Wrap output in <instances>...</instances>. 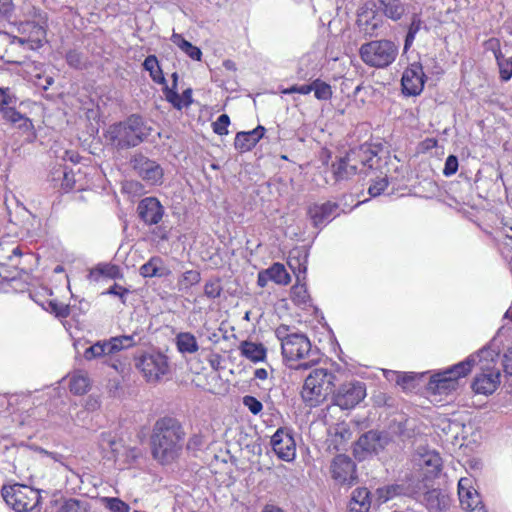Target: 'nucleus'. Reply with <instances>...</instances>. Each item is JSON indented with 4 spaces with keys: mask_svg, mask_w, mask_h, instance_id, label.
<instances>
[{
    "mask_svg": "<svg viewBox=\"0 0 512 512\" xmlns=\"http://www.w3.org/2000/svg\"><path fill=\"white\" fill-rule=\"evenodd\" d=\"M254 376L259 380H266L268 378V371L264 368H258L254 372Z\"/></svg>",
    "mask_w": 512,
    "mask_h": 512,
    "instance_id": "64",
    "label": "nucleus"
},
{
    "mask_svg": "<svg viewBox=\"0 0 512 512\" xmlns=\"http://www.w3.org/2000/svg\"><path fill=\"white\" fill-rule=\"evenodd\" d=\"M171 41L177 47H179L185 54H187L193 60H201L202 52L201 50L192 45L189 41L185 40L181 34L173 33L171 36Z\"/></svg>",
    "mask_w": 512,
    "mask_h": 512,
    "instance_id": "34",
    "label": "nucleus"
},
{
    "mask_svg": "<svg viewBox=\"0 0 512 512\" xmlns=\"http://www.w3.org/2000/svg\"><path fill=\"white\" fill-rule=\"evenodd\" d=\"M476 362L475 356H468L464 361L431 376L427 390L432 395H449L459 387L461 378L467 376Z\"/></svg>",
    "mask_w": 512,
    "mask_h": 512,
    "instance_id": "6",
    "label": "nucleus"
},
{
    "mask_svg": "<svg viewBox=\"0 0 512 512\" xmlns=\"http://www.w3.org/2000/svg\"><path fill=\"white\" fill-rule=\"evenodd\" d=\"M275 336L281 343L282 355L286 361L306 358L311 352V342L303 333L295 332L287 325L275 329Z\"/></svg>",
    "mask_w": 512,
    "mask_h": 512,
    "instance_id": "7",
    "label": "nucleus"
},
{
    "mask_svg": "<svg viewBox=\"0 0 512 512\" xmlns=\"http://www.w3.org/2000/svg\"><path fill=\"white\" fill-rule=\"evenodd\" d=\"M23 71L30 82L43 90H47L54 83L53 76L46 74L42 63L35 61L25 62Z\"/></svg>",
    "mask_w": 512,
    "mask_h": 512,
    "instance_id": "20",
    "label": "nucleus"
},
{
    "mask_svg": "<svg viewBox=\"0 0 512 512\" xmlns=\"http://www.w3.org/2000/svg\"><path fill=\"white\" fill-rule=\"evenodd\" d=\"M338 205L332 202L313 204L308 209V214L314 224L318 227L331 221L337 214Z\"/></svg>",
    "mask_w": 512,
    "mask_h": 512,
    "instance_id": "22",
    "label": "nucleus"
},
{
    "mask_svg": "<svg viewBox=\"0 0 512 512\" xmlns=\"http://www.w3.org/2000/svg\"><path fill=\"white\" fill-rule=\"evenodd\" d=\"M239 351L243 357L254 363L264 361L266 358V348L261 343L242 341Z\"/></svg>",
    "mask_w": 512,
    "mask_h": 512,
    "instance_id": "26",
    "label": "nucleus"
},
{
    "mask_svg": "<svg viewBox=\"0 0 512 512\" xmlns=\"http://www.w3.org/2000/svg\"><path fill=\"white\" fill-rule=\"evenodd\" d=\"M173 78V85L172 87L165 86L164 88V94L166 100L171 103L176 109H182L183 103L181 102L180 94L177 93L176 87H177V79L178 75L177 73L172 74Z\"/></svg>",
    "mask_w": 512,
    "mask_h": 512,
    "instance_id": "46",
    "label": "nucleus"
},
{
    "mask_svg": "<svg viewBox=\"0 0 512 512\" xmlns=\"http://www.w3.org/2000/svg\"><path fill=\"white\" fill-rule=\"evenodd\" d=\"M141 456V452L138 448H130L126 450L127 459L136 460Z\"/></svg>",
    "mask_w": 512,
    "mask_h": 512,
    "instance_id": "63",
    "label": "nucleus"
},
{
    "mask_svg": "<svg viewBox=\"0 0 512 512\" xmlns=\"http://www.w3.org/2000/svg\"><path fill=\"white\" fill-rule=\"evenodd\" d=\"M425 74L421 63L410 64L403 72L401 85L402 91L407 96H417L424 88Z\"/></svg>",
    "mask_w": 512,
    "mask_h": 512,
    "instance_id": "16",
    "label": "nucleus"
},
{
    "mask_svg": "<svg viewBox=\"0 0 512 512\" xmlns=\"http://www.w3.org/2000/svg\"><path fill=\"white\" fill-rule=\"evenodd\" d=\"M162 260L159 257H152L140 267V274L143 277H161L164 275L161 268Z\"/></svg>",
    "mask_w": 512,
    "mask_h": 512,
    "instance_id": "42",
    "label": "nucleus"
},
{
    "mask_svg": "<svg viewBox=\"0 0 512 512\" xmlns=\"http://www.w3.org/2000/svg\"><path fill=\"white\" fill-rule=\"evenodd\" d=\"M98 444L103 452H110L113 458L118 459L120 457L122 444L113 433L102 432L99 436Z\"/></svg>",
    "mask_w": 512,
    "mask_h": 512,
    "instance_id": "28",
    "label": "nucleus"
},
{
    "mask_svg": "<svg viewBox=\"0 0 512 512\" xmlns=\"http://www.w3.org/2000/svg\"><path fill=\"white\" fill-rule=\"evenodd\" d=\"M1 494L7 505L11 506L16 512L31 511L39 502L38 492L21 484L4 486Z\"/></svg>",
    "mask_w": 512,
    "mask_h": 512,
    "instance_id": "10",
    "label": "nucleus"
},
{
    "mask_svg": "<svg viewBox=\"0 0 512 512\" xmlns=\"http://www.w3.org/2000/svg\"><path fill=\"white\" fill-rule=\"evenodd\" d=\"M144 69L149 71L151 78L153 81L164 84L165 78L163 76L162 70L159 66L158 60L156 56L149 55L143 63Z\"/></svg>",
    "mask_w": 512,
    "mask_h": 512,
    "instance_id": "41",
    "label": "nucleus"
},
{
    "mask_svg": "<svg viewBox=\"0 0 512 512\" xmlns=\"http://www.w3.org/2000/svg\"><path fill=\"white\" fill-rule=\"evenodd\" d=\"M201 279L200 273L197 270H189L182 274L178 280L180 289H188L189 287L199 283Z\"/></svg>",
    "mask_w": 512,
    "mask_h": 512,
    "instance_id": "48",
    "label": "nucleus"
},
{
    "mask_svg": "<svg viewBox=\"0 0 512 512\" xmlns=\"http://www.w3.org/2000/svg\"><path fill=\"white\" fill-rule=\"evenodd\" d=\"M119 274L120 271L116 265L99 264L90 271L89 278L94 281H98L101 277L114 279L117 278Z\"/></svg>",
    "mask_w": 512,
    "mask_h": 512,
    "instance_id": "36",
    "label": "nucleus"
},
{
    "mask_svg": "<svg viewBox=\"0 0 512 512\" xmlns=\"http://www.w3.org/2000/svg\"><path fill=\"white\" fill-rule=\"evenodd\" d=\"M243 404L249 409L254 415L260 413L263 409L262 403L253 396H244Z\"/></svg>",
    "mask_w": 512,
    "mask_h": 512,
    "instance_id": "52",
    "label": "nucleus"
},
{
    "mask_svg": "<svg viewBox=\"0 0 512 512\" xmlns=\"http://www.w3.org/2000/svg\"><path fill=\"white\" fill-rule=\"evenodd\" d=\"M99 502L110 512H130V506L118 497H100Z\"/></svg>",
    "mask_w": 512,
    "mask_h": 512,
    "instance_id": "43",
    "label": "nucleus"
},
{
    "mask_svg": "<svg viewBox=\"0 0 512 512\" xmlns=\"http://www.w3.org/2000/svg\"><path fill=\"white\" fill-rule=\"evenodd\" d=\"M136 345L134 335H121L111 337L109 340L97 341L84 351V358L88 361L103 358V363L117 372L124 370V363L117 354Z\"/></svg>",
    "mask_w": 512,
    "mask_h": 512,
    "instance_id": "3",
    "label": "nucleus"
},
{
    "mask_svg": "<svg viewBox=\"0 0 512 512\" xmlns=\"http://www.w3.org/2000/svg\"><path fill=\"white\" fill-rule=\"evenodd\" d=\"M222 286L219 279H211L204 285V294L210 299H215L221 295Z\"/></svg>",
    "mask_w": 512,
    "mask_h": 512,
    "instance_id": "50",
    "label": "nucleus"
},
{
    "mask_svg": "<svg viewBox=\"0 0 512 512\" xmlns=\"http://www.w3.org/2000/svg\"><path fill=\"white\" fill-rule=\"evenodd\" d=\"M335 437H339L342 441H347L351 438V431L345 424L337 425Z\"/></svg>",
    "mask_w": 512,
    "mask_h": 512,
    "instance_id": "58",
    "label": "nucleus"
},
{
    "mask_svg": "<svg viewBox=\"0 0 512 512\" xmlns=\"http://www.w3.org/2000/svg\"><path fill=\"white\" fill-rule=\"evenodd\" d=\"M202 444H203L202 437L199 435H194L193 437H191L189 439L188 448L196 449V448L200 447Z\"/></svg>",
    "mask_w": 512,
    "mask_h": 512,
    "instance_id": "62",
    "label": "nucleus"
},
{
    "mask_svg": "<svg viewBox=\"0 0 512 512\" xmlns=\"http://www.w3.org/2000/svg\"><path fill=\"white\" fill-rule=\"evenodd\" d=\"M471 356L476 357L474 365H478L481 370L472 383L473 391L483 395L494 393L500 385V371L495 367L498 353L489 347H484Z\"/></svg>",
    "mask_w": 512,
    "mask_h": 512,
    "instance_id": "4",
    "label": "nucleus"
},
{
    "mask_svg": "<svg viewBox=\"0 0 512 512\" xmlns=\"http://www.w3.org/2000/svg\"><path fill=\"white\" fill-rule=\"evenodd\" d=\"M291 294L293 301L297 304H306L309 300L307 288L301 282H297V284L292 287Z\"/></svg>",
    "mask_w": 512,
    "mask_h": 512,
    "instance_id": "49",
    "label": "nucleus"
},
{
    "mask_svg": "<svg viewBox=\"0 0 512 512\" xmlns=\"http://www.w3.org/2000/svg\"><path fill=\"white\" fill-rule=\"evenodd\" d=\"M359 54L366 65L382 69L395 61L398 55V46L390 40H373L362 44Z\"/></svg>",
    "mask_w": 512,
    "mask_h": 512,
    "instance_id": "8",
    "label": "nucleus"
},
{
    "mask_svg": "<svg viewBox=\"0 0 512 512\" xmlns=\"http://www.w3.org/2000/svg\"><path fill=\"white\" fill-rule=\"evenodd\" d=\"M271 446L278 458L283 461L291 462L296 457V443L288 430L279 428L271 437Z\"/></svg>",
    "mask_w": 512,
    "mask_h": 512,
    "instance_id": "17",
    "label": "nucleus"
},
{
    "mask_svg": "<svg viewBox=\"0 0 512 512\" xmlns=\"http://www.w3.org/2000/svg\"><path fill=\"white\" fill-rule=\"evenodd\" d=\"M66 61L68 65L75 69H83L87 66V58L81 52L76 50L69 51L66 54Z\"/></svg>",
    "mask_w": 512,
    "mask_h": 512,
    "instance_id": "47",
    "label": "nucleus"
},
{
    "mask_svg": "<svg viewBox=\"0 0 512 512\" xmlns=\"http://www.w3.org/2000/svg\"><path fill=\"white\" fill-rule=\"evenodd\" d=\"M51 175L52 180L59 183L63 190L69 191L75 187V175L72 170L59 166L51 172Z\"/></svg>",
    "mask_w": 512,
    "mask_h": 512,
    "instance_id": "31",
    "label": "nucleus"
},
{
    "mask_svg": "<svg viewBox=\"0 0 512 512\" xmlns=\"http://www.w3.org/2000/svg\"><path fill=\"white\" fill-rule=\"evenodd\" d=\"M181 102L183 103V107H188L192 103V90L186 89L180 95Z\"/></svg>",
    "mask_w": 512,
    "mask_h": 512,
    "instance_id": "61",
    "label": "nucleus"
},
{
    "mask_svg": "<svg viewBox=\"0 0 512 512\" xmlns=\"http://www.w3.org/2000/svg\"><path fill=\"white\" fill-rule=\"evenodd\" d=\"M266 274H268L271 281L277 284L287 285L290 282V276L283 264L274 263L271 267L266 269Z\"/></svg>",
    "mask_w": 512,
    "mask_h": 512,
    "instance_id": "40",
    "label": "nucleus"
},
{
    "mask_svg": "<svg viewBox=\"0 0 512 512\" xmlns=\"http://www.w3.org/2000/svg\"><path fill=\"white\" fill-rule=\"evenodd\" d=\"M357 24L365 34L372 36L380 26L381 18L373 8L364 6L358 12Z\"/></svg>",
    "mask_w": 512,
    "mask_h": 512,
    "instance_id": "23",
    "label": "nucleus"
},
{
    "mask_svg": "<svg viewBox=\"0 0 512 512\" xmlns=\"http://www.w3.org/2000/svg\"><path fill=\"white\" fill-rule=\"evenodd\" d=\"M151 130L140 116L131 115L123 122L110 125L105 138L117 148H130L143 142L150 135Z\"/></svg>",
    "mask_w": 512,
    "mask_h": 512,
    "instance_id": "2",
    "label": "nucleus"
},
{
    "mask_svg": "<svg viewBox=\"0 0 512 512\" xmlns=\"http://www.w3.org/2000/svg\"><path fill=\"white\" fill-rule=\"evenodd\" d=\"M388 186V180L383 177L375 181L368 189L371 196L376 197L380 195Z\"/></svg>",
    "mask_w": 512,
    "mask_h": 512,
    "instance_id": "56",
    "label": "nucleus"
},
{
    "mask_svg": "<svg viewBox=\"0 0 512 512\" xmlns=\"http://www.w3.org/2000/svg\"><path fill=\"white\" fill-rule=\"evenodd\" d=\"M458 170V159L454 155L447 157L443 169V174L447 177L454 175Z\"/></svg>",
    "mask_w": 512,
    "mask_h": 512,
    "instance_id": "53",
    "label": "nucleus"
},
{
    "mask_svg": "<svg viewBox=\"0 0 512 512\" xmlns=\"http://www.w3.org/2000/svg\"><path fill=\"white\" fill-rule=\"evenodd\" d=\"M136 367L148 382H158L169 372L167 356L156 351L141 355L136 362Z\"/></svg>",
    "mask_w": 512,
    "mask_h": 512,
    "instance_id": "11",
    "label": "nucleus"
},
{
    "mask_svg": "<svg viewBox=\"0 0 512 512\" xmlns=\"http://www.w3.org/2000/svg\"><path fill=\"white\" fill-rule=\"evenodd\" d=\"M332 478L339 484H352L356 479L355 463L346 455H337L331 464Z\"/></svg>",
    "mask_w": 512,
    "mask_h": 512,
    "instance_id": "19",
    "label": "nucleus"
},
{
    "mask_svg": "<svg viewBox=\"0 0 512 512\" xmlns=\"http://www.w3.org/2000/svg\"><path fill=\"white\" fill-rule=\"evenodd\" d=\"M265 128L261 125L251 131L238 132L235 137V148L242 151L251 150L264 136Z\"/></svg>",
    "mask_w": 512,
    "mask_h": 512,
    "instance_id": "24",
    "label": "nucleus"
},
{
    "mask_svg": "<svg viewBox=\"0 0 512 512\" xmlns=\"http://www.w3.org/2000/svg\"><path fill=\"white\" fill-rule=\"evenodd\" d=\"M177 350L181 354H195L199 351V344L191 332H180L175 337Z\"/></svg>",
    "mask_w": 512,
    "mask_h": 512,
    "instance_id": "27",
    "label": "nucleus"
},
{
    "mask_svg": "<svg viewBox=\"0 0 512 512\" xmlns=\"http://www.w3.org/2000/svg\"><path fill=\"white\" fill-rule=\"evenodd\" d=\"M296 252L298 253L297 256H294L293 253L290 254L288 259V265L295 274L297 282H302L306 279L307 255H301L300 251Z\"/></svg>",
    "mask_w": 512,
    "mask_h": 512,
    "instance_id": "32",
    "label": "nucleus"
},
{
    "mask_svg": "<svg viewBox=\"0 0 512 512\" xmlns=\"http://www.w3.org/2000/svg\"><path fill=\"white\" fill-rule=\"evenodd\" d=\"M336 376L326 368H315L305 378L301 398L306 405L317 407L322 404L335 386Z\"/></svg>",
    "mask_w": 512,
    "mask_h": 512,
    "instance_id": "5",
    "label": "nucleus"
},
{
    "mask_svg": "<svg viewBox=\"0 0 512 512\" xmlns=\"http://www.w3.org/2000/svg\"><path fill=\"white\" fill-rule=\"evenodd\" d=\"M70 391L76 395L85 394L90 388V379L84 371L78 370L71 374L69 380Z\"/></svg>",
    "mask_w": 512,
    "mask_h": 512,
    "instance_id": "29",
    "label": "nucleus"
},
{
    "mask_svg": "<svg viewBox=\"0 0 512 512\" xmlns=\"http://www.w3.org/2000/svg\"><path fill=\"white\" fill-rule=\"evenodd\" d=\"M382 448L379 435L374 431L363 434L354 447V454L359 460H363L367 455L377 453Z\"/></svg>",
    "mask_w": 512,
    "mask_h": 512,
    "instance_id": "21",
    "label": "nucleus"
},
{
    "mask_svg": "<svg viewBox=\"0 0 512 512\" xmlns=\"http://www.w3.org/2000/svg\"><path fill=\"white\" fill-rule=\"evenodd\" d=\"M373 156L374 154L368 148L351 150L344 158H341L336 164H333V172L336 179L343 180L355 175L358 171V159L363 167L368 166L371 168Z\"/></svg>",
    "mask_w": 512,
    "mask_h": 512,
    "instance_id": "12",
    "label": "nucleus"
},
{
    "mask_svg": "<svg viewBox=\"0 0 512 512\" xmlns=\"http://www.w3.org/2000/svg\"><path fill=\"white\" fill-rule=\"evenodd\" d=\"M280 92L282 94L299 93L302 95H307V94L311 93V83L304 84V85H293L289 88L281 89Z\"/></svg>",
    "mask_w": 512,
    "mask_h": 512,
    "instance_id": "57",
    "label": "nucleus"
},
{
    "mask_svg": "<svg viewBox=\"0 0 512 512\" xmlns=\"http://www.w3.org/2000/svg\"><path fill=\"white\" fill-rule=\"evenodd\" d=\"M230 124V118L227 114L220 115L217 120L212 124L213 131L218 135L228 134V126Z\"/></svg>",
    "mask_w": 512,
    "mask_h": 512,
    "instance_id": "51",
    "label": "nucleus"
},
{
    "mask_svg": "<svg viewBox=\"0 0 512 512\" xmlns=\"http://www.w3.org/2000/svg\"><path fill=\"white\" fill-rule=\"evenodd\" d=\"M13 11V3L11 0H0V18H7Z\"/></svg>",
    "mask_w": 512,
    "mask_h": 512,
    "instance_id": "59",
    "label": "nucleus"
},
{
    "mask_svg": "<svg viewBox=\"0 0 512 512\" xmlns=\"http://www.w3.org/2000/svg\"><path fill=\"white\" fill-rule=\"evenodd\" d=\"M33 17V20L19 22L17 30L22 36H14L12 43L28 44L31 49H38L43 46L46 41V15L35 11Z\"/></svg>",
    "mask_w": 512,
    "mask_h": 512,
    "instance_id": "9",
    "label": "nucleus"
},
{
    "mask_svg": "<svg viewBox=\"0 0 512 512\" xmlns=\"http://www.w3.org/2000/svg\"><path fill=\"white\" fill-rule=\"evenodd\" d=\"M495 57L499 67L500 78L502 81L507 82L512 77V56L505 57L501 51H496Z\"/></svg>",
    "mask_w": 512,
    "mask_h": 512,
    "instance_id": "44",
    "label": "nucleus"
},
{
    "mask_svg": "<svg viewBox=\"0 0 512 512\" xmlns=\"http://www.w3.org/2000/svg\"><path fill=\"white\" fill-rule=\"evenodd\" d=\"M16 102V98L10 88L0 87V110Z\"/></svg>",
    "mask_w": 512,
    "mask_h": 512,
    "instance_id": "54",
    "label": "nucleus"
},
{
    "mask_svg": "<svg viewBox=\"0 0 512 512\" xmlns=\"http://www.w3.org/2000/svg\"><path fill=\"white\" fill-rule=\"evenodd\" d=\"M58 512H93L92 505L88 500L68 499L60 507Z\"/></svg>",
    "mask_w": 512,
    "mask_h": 512,
    "instance_id": "38",
    "label": "nucleus"
},
{
    "mask_svg": "<svg viewBox=\"0 0 512 512\" xmlns=\"http://www.w3.org/2000/svg\"><path fill=\"white\" fill-rule=\"evenodd\" d=\"M103 294H109V295L117 296V297H119L121 302L123 304H125L126 303V296L129 294V290L124 288V287H122L121 285H118V284L115 283L106 292H103Z\"/></svg>",
    "mask_w": 512,
    "mask_h": 512,
    "instance_id": "55",
    "label": "nucleus"
},
{
    "mask_svg": "<svg viewBox=\"0 0 512 512\" xmlns=\"http://www.w3.org/2000/svg\"><path fill=\"white\" fill-rule=\"evenodd\" d=\"M366 397V385L361 381L341 384L333 393L334 405L343 410L354 408Z\"/></svg>",
    "mask_w": 512,
    "mask_h": 512,
    "instance_id": "13",
    "label": "nucleus"
},
{
    "mask_svg": "<svg viewBox=\"0 0 512 512\" xmlns=\"http://www.w3.org/2000/svg\"><path fill=\"white\" fill-rule=\"evenodd\" d=\"M421 465L426 468L429 474H437L442 466V459L439 453L429 451L422 455Z\"/></svg>",
    "mask_w": 512,
    "mask_h": 512,
    "instance_id": "37",
    "label": "nucleus"
},
{
    "mask_svg": "<svg viewBox=\"0 0 512 512\" xmlns=\"http://www.w3.org/2000/svg\"><path fill=\"white\" fill-rule=\"evenodd\" d=\"M380 4L384 14L394 21L399 20L405 12L400 0H380Z\"/></svg>",
    "mask_w": 512,
    "mask_h": 512,
    "instance_id": "35",
    "label": "nucleus"
},
{
    "mask_svg": "<svg viewBox=\"0 0 512 512\" xmlns=\"http://www.w3.org/2000/svg\"><path fill=\"white\" fill-rule=\"evenodd\" d=\"M421 24L422 22L420 18L417 15H414L409 26L408 32L416 35L421 28Z\"/></svg>",
    "mask_w": 512,
    "mask_h": 512,
    "instance_id": "60",
    "label": "nucleus"
},
{
    "mask_svg": "<svg viewBox=\"0 0 512 512\" xmlns=\"http://www.w3.org/2000/svg\"><path fill=\"white\" fill-rule=\"evenodd\" d=\"M23 252L19 246H4L0 244V262L4 265L17 267Z\"/></svg>",
    "mask_w": 512,
    "mask_h": 512,
    "instance_id": "33",
    "label": "nucleus"
},
{
    "mask_svg": "<svg viewBox=\"0 0 512 512\" xmlns=\"http://www.w3.org/2000/svg\"><path fill=\"white\" fill-rule=\"evenodd\" d=\"M140 220L146 225H157L161 222L165 209L156 197H146L137 205Z\"/></svg>",
    "mask_w": 512,
    "mask_h": 512,
    "instance_id": "18",
    "label": "nucleus"
},
{
    "mask_svg": "<svg viewBox=\"0 0 512 512\" xmlns=\"http://www.w3.org/2000/svg\"><path fill=\"white\" fill-rule=\"evenodd\" d=\"M184 433L173 418L159 419L151 437L152 455L161 463L172 462L182 449Z\"/></svg>",
    "mask_w": 512,
    "mask_h": 512,
    "instance_id": "1",
    "label": "nucleus"
},
{
    "mask_svg": "<svg viewBox=\"0 0 512 512\" xmlns=\"http://www.w3.org/2000/svg\"><path fill=\"white\" fill-rule=\"evenodd\" d=\"M403 493L404 487L398 484L380 487L376 490L377 501L379 502V504H383Z\"/></svg>",
    "mask_w": 512,
    "mask_h": 512,
    "instance_id": "39",
    "label": "nucleus"
},
{
    "mask_svg": "<svg viewBox=\"0 0 512 512\" xmlns=\"http://www.w3.org/2000/svg\"><path fill=\"white\" fill-rule=\"evenodd\" d=\"M371 503L370 491L366 487H358L351 493L348 512H369Z\"/></svg>",
    "mask_w": 512,
    "mask_h": 512,
    "instance_id": "25",
    "label": "nucleus"
},
{
    "mask_svg": "<svg viewBox=\"0 0 512 512\" xmlns=\"http://www.w3.org/2000/svg\"><path fill=\"white\" fill-rule=\"evenodd\" d=\"M131 165L137 175L150 185H161L163 183L164 171L156 161L138 154L131 159Z\"/></svg>",
    "mask_w": 512,
    "mask_h": 512,
    "instance_id": "14",
    "label": "nucleus"
},
{
    "mask_svg": "<svg viewBox=\"0 0 512 512\" xmlns=\"http://www.w3.org/2000/svg\"><path fill=\"white\" fill-rule=\"evenodd\" d=\"M312 91L318 100L324 101L329 100L333 94L331 86L321 79H316L311 83V92Z\"/></svg>",
    "mask_w": 512,
    "mask_h": 512,
    "instance_id": "45",
    "label": "nucleus"
},
{
    "mask_svg": "<svg viewBox=\"0 0 512 512\" xmlns=\"http://www.w3.org/2000/svg\"><path fill=\"white\" fill-rule=\"evenodd\" d=\"M458 496L461 507L467 512H487L482 504L479 493L473 487L471 478L463 477L459 480Z\"/></svg>",
    "mask_w": 512,
    "mask_h": 512,
    "instance_id": "15",
    "label": "nucleus"
},
{
    "mask_svg": "<svg viewBox=\"0 0 512 512\" xmlns=\"http://www.w3.org/2000/svg\"><path fill=\"white\" fill-rule=\"evenodd\" d=\"M0 112L2 113V116L6 121L14 125H17L18 128L24 130H29L32 128L31 120L25 117L20 112H18L16 109L9 107V105L4 106L3 109L0 110Z\"/></svg>",
    "mask_w": 512,
    "mask_h": 512,
    "instance_id": "30",
    "label": "nucleus"
}]
</instances>
